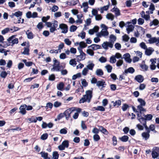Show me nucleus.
<instances>
[{
	"mask_svg": "<svg viewBox=\"0 0 159 159\" xmlns=\"http://www.w3.org/2000/svg\"><path fill=\"white\" fill-rule=\"evenodd\" d=\"M61 144L65 147V148H67L69 147V142L68 140L64 141Z\"/></svg>",
	"mask_w": 159,
	"mask_h": 159,
	"instance_id": "nucleus-45",
	"label": "nucleus"
},
{
	"mask_svg": "<svg viewBox=\"0 0 159 159\" xmlns=\"http://www.w3.org/2000/svg\"><path fill=\"white\" fill-rule=\"evenodd\" d=\"M140 46L144 50H146L147 48V46L146 45L145 43L144 42L141 43L140 44Z\"/></svg>",
	"mask_w": 159,
	"mask_h": 159,
	"instance_id": "nucleus-58",
	"label": "nucleus"
},
{
	"mask_svg": "<svg viewBox=\"0 0 159 159\" xmlns=\"http://www.w3.org/2000/svg\"><path fill=\"white\" fill-rule=\"evenodd\" d=\"M142 115V114L141 116H140V122H141L143 126H146V125H146V120H151L153 116L151 114H147V115L143 114V116Z\"/></svg>",
	"mask_w": 159,
	"mask_h": 159,
	"instance_id": "nucleus-3",
	"label": "nucleus"
},
{
	"mask_svg": "<svg viewBox=\"0 0 159 159\" xmlns=\"http://www.w3.org/2000/svg\"><path fill=\"white\" fill-rule=\"evenodd\" d=\"M126 61L129 63H130L132 61V59L130 58V55L129 53H126L123 56V57Z\"/></svg>",
	"mask_w": 159,
	"mask_h": 159,
	"instance_id": "nucleus-16",
	"label": "nucleus"
},
{
	"mask_svg": "<svg viewBox=\"0 0 159 159\" xmlns=\"http://www.w3.org/2000/svg\"><path fill=\"white\" fill-rule=\"evenodd\" d=\"M109 34V32L107 30L105 29H102L100 32L98 33L97 34L98 37H101L102 36H103L105 38H106Z\"/></svg>",
	"mask_w": 159,
	"mask_h": 159,
	"instance_id": "nucleus-11",
	"label": "nucleus"
},
{
	"mask_svg": "<svg viewBox=\"0 0 159 159\" xmlns=\"http://www.w3.org/2000/svg\"><path fill=\"white\" fill-rule=\"evenodd\" d=\"M116 61V58L114 56H113L110 57V63L113 64L115 63Z\"/></svg>",
	"mask_w": 159,
	"mask_h": 159,
	"instance_id": "nucleus-43",
	"label": "nucleus"
},
{
	"mask_svg": "<svg viewBox=\"0 0 159 159\" xmlns=\"http://www.w3.org/2000/svg\"><path fill=\"white\" fill-rule=\"evenodd\" d=\"M93 91L92 90H88L85 92V94L79 100L80 103H84L85 102L89 103L92 97Z\"/></svg>",
	"mask_w": 159,
	"mask_h": 159,
	"instance_id": "nucleus-1",
	"label": "nucleus"
},
{
	"mask_svg": "<svg viewBox=\"0 0 159 159\" xmlns=\"http://www.w3.org/2000/svg\"><path fill=\"white\" fill-rule=\"evenodd\" d=\"M85 53H82L80 54L79 55L77 56V61H80L84 60L85 58Z\"/></svg>",
	"mask_w": 159,
	"mask_h": 159,
	"instance_id": "nucleus-22",
	"label": "nucleus"
},
{
	"mask_svg": "<svg viewBox=\"0 0 159 159\" xmlns=\"http://www.w3.org/2000/svg\"><path fill=\"white\" fill-rule=\"evenodd\" d=\"M88 71L89 70L88 69V68H87L86 67H85L83 69V70L82 71V74L84 76H85L87 75Z\"/></svg>",
	"mask_w": 159,
	"mask_h": 159,
	"instance_id": "nucleus-42",
	"label": "nucleus"
},
{
	"mask_svg": "<svg viewBox=\"0 0 159 159\" xmlns=\"http://www.w3.org/2000/svg\"><path fill=\"white\" fill-rule=\"evenodd\" d=\"M27 37L29 39H31L33 38V34L31 32H30L29 30H28L26 32Z\"/></svg>",
	"mask_w": 159,
	"mask_h": 159,
	"instance_id": "nucleus-35",
	"label": "nucleus"
},
{
	"mask_svg": "<svg viewBox=\"0 0 159 159\" xmlns=\"http://www.w3.org/2000/svg\"><path fill=\"white\" fill-rule=\"evenodd\" d=\"M13 15L17 17L18 19L17 20H14V23H20L21 21V17L22 16V12L20 11H18L14 13Z\"/></svg>",
	"mask_w": 159,
	"mask_h": 159,
	"instance_id": "nucleus-7",
	"label": "nucleus"
},
{
	"mask_svg": "<svg viewBox=\"0 0 159 159\" xmlns=\"http://www.w3.org/2000/svg\"><path fill=\"white\" fill-rule=\"evenodd\" d=\"M50 16H48L46 17L43 16L42 18V21L43 22H47L46 21L50 18Z\"/></svg>",
	"mask_w": 159,
	"mask_h": 159,
	"instance_id": "nucleus-46",
	"label": "nucleus"
},
{
	"mask_svg": "<svg viewBox=\"0 0 159 159\" xmlns=\"http://www.w3.org/2000/svg\"><path fill=\"white\" fill-rule=\"evenodd\" d=\"M65 43L67 45L69 46L71 44V41H70L68 39H65L64 40Z\"/></svg>",
	"mask_w": 159,
	"mask_h": 159,
	"instance_id": "nucleus-54",
	"label": "nucleus"
},
{
	"mask_svg": "<svg viewBox=\"0 0 159 159\" xmlns=\"http://www.w3.org/2000/svg\"><path fill=\"white\" fill-rule=\"evenodd\" d=\"M58 6L56 5H54L52 7L51 9V11L52 12H55L58 10Z\"/></svg>",
	"mask_w": 159,
	"mask_h": 159,
	"instance_id": "nucleus-60",
	"label": "nucleus"
},
{
	"mask_svg": "<svg viewBox=\"0 0 159 159\" xmlns=\"http://www.w3.org/2000/svg\"><path fill=\"white\" fill-rule=\"evenodd\" d=\"M102 46V47L106 50L108 49V47L112 48L113 46L112 43H111L110 42L107 41L104 42Z\"/></svg>",
	"mask_w": 159,
	"mask_h": 159,
	"instance_id": "nucleus-12",
	"label": "nucleus"
},
{
	"mask_svg": "<svg viewBox=\"0 0 159 159\" xmlns=\"http://www.w3.org/2000/svg\"><path fill=\"white\" fill-rule=\"evenodd\" d=\"M75 111V108L72 107L66 110L63 113L64 116L67 120H68L70 116V114Z\"/></svg>",
	"mask_w": 159,
	"mask_h": 159,
	"instance_id": "nucleus-5",
	"label": "nucleus"
},
{
	"mask_svg": "<svg viewBox=\"0 0 159 159\" xmlns=\"http://www.w3.org/2000/svg\"><path fill=\"white\" fill-rule=\"evenodd\" d=\"M99 29V27L98 26H95L94 28L90 29L89 31V33L90 34H93L94 33L97 32Z\"/></svg>",
	"mask_w": 159,
	"mask_h": 159,
	"instance_id": "nucleus-17",
	"label": "nucleus"
},
{
	"mask_svg": "<svg viewBox=\"0 0 159 159\" xmlns=\"http://www.w3.org/2000/svg\"><path fill=\"white\" fill-rule=\"evenodd\" d=\"M111 11L114 12L115 15L116 17L119 16L120 15V10L117 7H114L111 10Z\"/></svg>",
	"mask_w": 159,
	"mask_h": 159,
	"instance_id": "nucleus-18",
	"label": "nucleus"
},
{
	"mask_svg": "<svg viewBox=\"0 0 159 159\" xmlns=\"http://www.w3.org/2000/svg\"><path fill=\"white\" fill-rule=\"evenodd\" d=\"M159 23V21L157 19L154 20L150 22V26H151L153 25H157Z\"/></svg>",
	"mask_w": 159,
	"mask_h": 159,
	"instance_id": "nucleus-32",
	"label": "nucleus"
},
{
	"mask_svg": "<svg viewBox=\"0 0 159 159\" xmlns=\"http://www.w3.org/2000/svg\"><path fill=\"white\" fill-rule=\"evenodd\" d=\"M96 75L98 76H101L103 75V72L101 69H97L96 71Z\"/></svg>",
	"mask_w": 159,
	"mask_h": 159,
	"instance_id": "nucleus-31",
	"label": "nucleus"
},
{
	"mask_svg": "<svg viewBox=\"0 0 159 159\" xmlns=\"http://www.w3.org/2000/svg\"><path fill=\"white\" fill-rule=\"evenodd\" d=\"M152 158H157L159 156V148L154 147L152 150Z\"/></svg>",
	"mask_w": 159,
	"mask_h": 159,
	"instance_id": "nucleus-9",
	"label": "nucleus"
},
{
	"mask_svg": "<svg viewBox=\"0 0 159 159\" xmlns=\"http://www.w3.org/2000/svg\"><path fill=\"white\" fill-rule=\"evenodd\" d=\"M106 17L108 19L112 20L114 19V16L111 13H109L106 15Z\"/></svg>",
	"mask_w": 159,
	"mask_h": 159,
	"instance_id": "nucleus-36",
	"label": "nucleus"
},
{
	"mask_svg": "<svg viewBox=\"0 0 159 159\" xmlns=\"http://www.w3.org/2000/svg\"><path fill=\"white\" fill-rule=\"evenodd\" d=\"M41 157H43L44 159H51L50 157H48V154L47 153L44 152H40Z\"/></svg>",
	"mask_w": 159,
	"mask_h": 159,
	"instance_id": "nucleus-28",
	"label": "nucleus"
},
{
	"mask_svg": "<svg viewBox=\"0 0 159 159\" xmlns=\"http://www.w3.org/2000/svg\"><path fill=\"white\" fill-rule=\"evenodd\" d=\"M7 73L5 71H2L0 74V76L1 77L5 78L7 76Z\"/></svg>",
	"mask_w": 159,
	"mask_h": 159,
	"instance_id": "nucleus-52",
	"label": "nucleus"
},
{
	"mask_svg": "<svg viewBox=\"0 0 159 159\" xmlns=\"http://www.w3.org/2000/svg\"><path fill=\"white\" fill-rule=\"evenodd\" d=\"M129 107V106L128 105L126 104H124L122 106V109L123 111H125L127 110Z\"/></svg>",
	"mask_w": 159,
	"mask_h": 159,
	"instance_id": "nucleus-63",
	"label": "nucleus"
},
{
	"mask_svg": "<svg viewBox=\"0 0 159 159\" xmlns=\"http://www.w3.org/2000/svg\"><path fill=\"white\" fill-rule=\"evenodd\" d=\"M140 66L143 71L147 70L148 68V67L145 64L141 65Z\"/></svg>",
	"mask_w": 159,
	"mask_h": 159,
	"instance_id": "nucleus-61",
	"label": "nucleus"
},
{
	"mask_svg": "<svg viewBox=\"0 0 159 159\" xmlns=\"http://www.w3.org/2000/svg\"><path fill=\"white\" fill-rule=\"evenodd\" d=\"M96 85L98 87H102L104 88L105 87L106 84L105 81L103 80H100L98 81Z\"/></svg>",
	"mask_w": 159,
	"mask_h": 159,
	"instance_id": "nucleus-21",
	"label": "nucleus"
},
{
	"mask_svg": "<svg viewBox=\"0 0 159 159\" xmlns=\"http://www.w3.org/2000/svg\"><path fill=\"white\" fill-rule=\"evenodd\" d=\"M146 104V102L145 100L140 98V114H143L146 112V109L144 107Z\"/></svg>",
	"mask_w": 159,
	"mask_h": 159,
	"instance_id": "nucleus-6",
	"label": "nucleus"
},
{
	"mask_svg": "<svg viewBox=\"0 0 159 159\" xmlns=\"http://www.w3.org/2000/svg\"><path fill=\"white\" fill-rule=\"evenodd\" d=\"M59 157V154L56 151L53 152L52 157V159H58Z\"/></svg>",
	"mask_w": 159,
	"mask_h": 159,
	"instance_id": "nucleus-40",
	"label": "nucleus"
},
{
	"mask_svg": "<svg viewBox=\"0 0 159 159\" xmlns=\"http://www.w3.org/2000/svg\"><path fill=\"white\" fill-rule=\"evenodd\" d=\"M109 6L110 3L109 2L108 5L105 6H104L102 7L100 9L101 13H102L104 11H107L109 7Z\"/></svg>",
	"mask_w": 159,
	"mask_h": 159,
	"instance_id": "nucleus-30",
	"label": "nucleus"
},
{
	"mask_svg": "<svg viewBox=\"0 0 159 159\" xmlns=\"http://www.w3.org/2000/svg\"><path fill=\"white\" fill-rule=\"evenodd\" d=\"M81 84L84 87H87L88 85V83L86 82L85 79H82L81 80Z\"/></svg>",
	"mask_w": 159,
	"mask_h": 159,
	"instance_id": "nucleus-44",
	"label": "nucleus"
},
{
	"mask_svg": "<svg viewBox=\"0 0 159 159\" xmlns=\"http://www.w3.org/2000/svg\"><path fill=\"white\" fill-rule=\"evenodd\" d=\"M122 37L123 40L125 42H127L129 39V37L126 34L124 35Z\"/></svg>",
	"mask_w": 159,
	"mask_h": 159,
	"instance_id": "nucleus-56",
	"label": "nucleus"
},
{
	"mask_svg": "<svg viewBox=\"0 0 159 159\" xmlns=\"http://www.w3.org/2000/svg\"><path fill=\"white\" fill-rule=\"evenodd\" d=\"M75 60V58L71 59L69 61V64L73 67L75 66L77 64Z\"/></svg>",
	"mask_w": 159,
	"mask_h": 159,
	"instance_id": "nucleus-33",
	"label": "nucleus"
},
{
	"mask_svg": "<svg viewBox=\"0 0 159 159\" xmlns=\"http://www.w3.org/2000/svg\"><path fill=\"white\" fill-rule=\"evenodd\" d=\"M99 61L101 63H104L107 61V59L105 57H102L99 59Z\"/></svg>",
	"mask_w": 159,
	"mask_h": 159,
	"instance_id": "nucleus-62",
	"label": "nucleus"
},
{
	"mask_svg": "<svg viewBox=\"0 0 159 159\" xmlns=\"http://www.w3.org/2000/svg\"><path fill=\"white\" fill-rule=\"evenodd\" d=\"M80 48H84L87 46V44L84 42H81L79 43Z\"/></svg>",
	"mask_w": 159,
	"mask_h": 159,
	"instance_id": "nucleus-59",
	"label": "nucleus"
},
{
	"mask_svg": "<svg viewBox=\"0 0 159 159\" xmlns=\"http://www.w3.org/2000/svg\"><path fill=\"white\" fill-rule=\"evenodd\" d=\"M29 50L28 48H25L24 51L22 53L24 55H28L29 54Z\"/></svg>",
	"mask_w": 159,
	"mask_h": 159,
	"instance_id": "nucleus-47",
	"label": "nucleus"
},
{
	"mask_svg": "<svg viewBox=\"0 0 159 159\" xmlns=\"http://www.w3.org/2000/svg\"><path fill=\"white\" fill-rule=\"evenodd\" d=\"M123 63V61L122 60H119L116 63V65L117 67L121 66Z\"/></svg>",
	"mask_w": 159,
	"mask_h": 159,
	"instance_id": "nucleus-51",
	"label": "nucleus"
},
{
	"mask_svg": "<svg viewBox=\"0 0 159 159\" xmlns=\"http://www.w3.org/2000/svg\"><path fill=\"white\" fill-rule=\"evenodd\" d=\"M134 72V69L132 67H130L128 69L125 70V73L126 74L128 73H133Z\"/></svg>",
	"mask_w": 159,
	"mask_h": 159,
	"instance_id": "nucleus-29",
	"label": "nucleus"
},
{
	"mask_svg": "<svg viewBox=\"0 0 159 159\" xmlns=\"http://www.w3.org/2000/svg\"><path fill=\"white\" fill-rule=\"evenodd\" d=\"M120 140L123 142H127L129 139V137L127 135H124L120 138Z\"/></svg>",
	"mask_w": 159,
	"mask_h": 159,
	"instance_id": "nucleus-38",
	"label": "nucleus"
},
{
	"mask_svg": "<svg viewBox=\"0 0 159 159\" xmlns=\"http://www.w3.org/2000/svg\"><path fill=\"white\" fill-rule=\"evenodd\" d=\"M112 102L113 103L114 106H116L117 107L120 106L121 104V101L119 100L116 101L115 102L114 101H112Z\"/></svg>",
	"mask_w": 159,
	"mask_h": 159,
	"instance_id": "nucleus-37",
	"label": "nucleus"
},
{
	"mask_svg": "<svg viewBox=\"0 0 159 159\" xmlns=\"http://www.w3.org/2000/svg\"><path fill=\"white\" fill-rule=\"evenodd\" d=\"M9 6L11 8H13L15 7V3L13 2H9L8 3Z\"/></svg>",
	"mask_w": 159,
	"mask_h": 159,
	"instance_id": "nucleus-64",
	"label": "nucleus"
},
{
	"mask_svg": "<svg viewBox=\"0 0 159 159\" xmlns=\"http://www.w3.org/2000/svg\"><path fill=\"white\" fill-rule=\"evenodd\" d=\"M154 50L152 48H149L145 50V53L147 56H150L154 52Z\"/></svg>",
	"mask_w": 159,
	"mask_h": 159,
	"instance_id": "nucleus-20",
	"label": "nucleus"
},
{
	"mask_svg": "<svg viewBox=\"0 0 159 159\" xmlns=\"http://www.w3.org/2000/svg\"><path fill=\"white\" fill-rule=\"evenodd\" d=\"M28 120H29L28 123H29L36 122V120H35V119L34 116H32L30 118H28Z\"/></svg>",
	"mask_w": 159,
	"mask_h": 159,
	"instance_id": "nucleus-41",
	"label": "nucleus"
},
{
	"mask_svg": "<svg viewBox=\"0 0 159 159\" xmlns=\"http://www.w3.org/2000/svg\"><path fill=\"white\" fill-rule=\"evenodd\" d=\"M61 104V103L58 101L55 102L53 104L54 106L55 107H60Z\"/></svg>",
	"mask_w": 159,
	"mask_h": 159,
	"instance_id": "nucleus-53",
	"label": "nucleus"
},
{
	"mask_svg": "<svg viewBox=\"0 0 159 159\" xmlns=\"http://www.w3.org/2000/svg\"><path fill=\"white\" fill-rule=\"evenodd\" d=\"M77 29V27L74 25L71 26L70 27V31L71 32L75 31Z\"/></svg>",
	"mask_w": 159,
	"mask_h": 159,
	"instance_id": "nucleus-50",
	"label": "nucleus"
},
{
	"mask_svg": "<svg viewBox=\"0 0 159 159\" xmlns=\"http://www.w3.org/2000/svg\"><path fill=\"white\" fill-rule=\"evenodd\" d=\"M105 68L108 73H110L111 72L113 69L112 67L110 65H107L105 66Z\"/></svg>",
	"mask_w": 159,
	"mask_h": 159,
	"instance_id": "nucleus-39",
	"label": "nucleus"
},
{
	"mask_svg": "<svg viewBox=\"0 0 159 159\" xmlns=\"http://www.w3.org/2000/svg\"><path fill=\"white\" fill-rule=\"evenodd\" d=\"M87 52L89 55H90L91 56H93L94 55V52L91 49H88L87 50Z\"/></svg>",
	"mask_w": 159,
	"mask_h": 159,
	"instance_id": "nucleus-57",
	"label": "nucleus"
},
{
	"mask_svg": "<svg viewBox=\"0 0 159 159\" xmlns=\"http://www.w3.org/2000/svg\"><path fill=\"white\" fill-rule=\"evenodd\" d=\"M93 139L94 141H98L100 139L99 135L98 134H95L93 136Z\"/></svg>",
	"mask_w": 159,
	"mask_h": 159,
	"instance_id": "nucleus-49",
	"label": "nucleus"
},
{
	"mask_svg": "<svg viewBox=\"0 0 159 159\" xmlns=\"http://www.w3.org/2000/svg\"><path fill=\"white\" fill-rule=\"evenodd\" d=\"M64 84L63 82H61L57 85V89L60 91H63L64 90Z\"/></svg>",
	"mask_w": 159,
	"mask_h": 159,
	"instance_id": "nucleus-24",
	"label": "nucleus"
},
{
	"mask_svg": "<svg viewBox=\"0 0 159 159\" xmlns=\"http://www.w3.org/2000/svg\"><path fill=\"white\" fill-rule=\"evenodd\" d=\"M93 110L99 111H105V108L102 106H98L97 107H94L93 108Z\"/></svg>",
	"mask_w": 159,
	"mask_h": 159,
	"instance_id": "nucleus-25",
	"label": "nucleus"
},
{
	"mask_svg": "<svg viewBox=\"0 0 159 159\" xmlns=\"http://www.w3.org/2000/svg\"><path fill=\"white\" fill-rule=\"evenodd\" d=\"M59 28L61 30L62 33L66 34L68 31V27L67 25L65 24L62 23L60 24Z\"/></svg>",
	"mask_w": 159,
	"mask_h": 159,
	"instance_id": "nucleus-14",
	"label": "nucleus"
},
{
	"mask_svg": "<svg viewBox=\"0 0 159 159\" xmlns=\"http://www.w3.org/2000/svg\"><path fill=\"white\" fill-rule=\"evenodd\" d=\"M147 132H143L142 134V136L143 139L145 140H147L149 137L150 134L149 133H150V131L148 127L147 126H144Z\"/></svg>",
	"mask_w": 159,
	"mask_h": 159,
	"instance_id": "nucleus-10",
	"label": "nucleus"
},
{
	"mask_svg": "<svg viewBox=\"0 0 159 159\" xmlns=\"http://www.w3.org/2000/svg\"><path fill=\"white\" fill-rule=\"evenodd\" d=\"M54 64L53 65V68L51 69L52 71H60V68L62 67L63 68L65 67L62 66H60V62L55 58L53 59Z\"/></svg>",
	"mask_w": 159,
	"mask_h": 159,
	"instance_id": "nucleus-4",
	"label": "nucleus"
},
{
	"mask_svg": "<svg viewBox=\"0 0 159 159\" xmlns=\"http://www.w3.org/2000/svg\"><path fill=\"white\" fill-rule=\"evenodd\" d=\"M48 135L47 133L43 134L41 137V139L42 140H45L47 139L48 137Z\"/></svg>",
	"mask_w": 159,
	"mask_h": 159,
	"instance_id": "nucleus-48",
	"label": "nucleus"
},
{
	"mask_svg": "<svg viewBox=\"0 0 159 159\" xmlns=\"http://www.w3.org/2000/svg\"><path fill=\"white\" fill-rule=\"evenodd\" d=\"M27 107V105L24 104L21 106L20 107V112L23 115L26 113V110Z\"/></svg>",
	"mask_w": 159,
	"mask_h": 159,
	"instance_id": "nucleus-19",
	"label": "nucleus"
},
{
	"mask_svg": "<svg viewBox=\"0 0 159 159\" xmlns=\"http://www.w3.org/2000/svg\"><path fill=\"white\" fill-rule=\"evenodd\" d=\"M45 24L47 27L50 28V32L53 33L57 30L56 28L58 26V22L57 20H54L52 22H47Z\"/></svg>",
	"mask_w": 159,
	"mask_h": 159,
	"instance_id": "nucleus-2",
	"label": "nucleus"
},
{
	"mask_svg": "<svg viewBox=\"0 0 159 159\" xmlns=\"http://www.w3.org/2000/svg\"><path fill=\"white\" fill-rule=\"evenodd\" d=\"M60 133L61 134H66L67 133L66 128H64L61 129L60 131Z\"/></svg>",
	"mask_w": 159,
	"mask_h": 159,
	"instance_id": "nucleus-55",
	"label": "nucleus"
},
{
	"mask_svg": "<svg viewBox=\"0 0 159 159\" xmlns=\"http://www.w3.org/2000/svg\"><path fill=\"white\" fill-rule=\"evenodd\" d=\"M89 64L86 66V68H88V70H92L94 66V64L93 63H90V61H89Z\"/></svg>",
	"mask_w": 159,
	"mask_h": 159,
	"instance_id": "nucleus-27",
	"label": "nucleus"
},
{
	"mask_svg": "<svg viewBox=\"0 0 159 159\" xmlns=\"http://www.w3.org/2000/svg\"><path fill=\"white\" fill-rule=\"evenodd\" d=\"M149 10L150 11V13L152 14L153 13V11L155 10V7L154 5L151 3L149 7Z\"/></svg>",
	"mask_w": 159,
	"mask_h": 159,
	"instance_id": "nucleus-34",
	"label": "nucleus"
},
{
	"mask_svg": "<svg viewBox=\"0 0 159 159\" xmlns=\"http://www.w3.org/2000/svg\"><path fill=\"white\" fill-rule=\"evenodd\" d=\"M7 40L10 43V45L11 44V46H13L15 44H17L18 43V39L17 38H15V37L14 36H12L9 38Z\"/></svg>",
	"mask_w": 159,
	"mask_h": 159,
	"instance_id": "nucleus-8",
	"label": "nucleus"
},
{
	"mask_svg": "<svg viewBox=\"0 0 159 159\" xmlns=\"http://www.w3.org/2000/svg\"><path fill=\"white\" fill-rule=\"evenodd\" d=\"M127 24L126 30L128 34H129L130 32L133 31L134 28V26L132 25L131 22H127L126 25Z\"/></svg>",
	"mask_w": 159,
	"mask_h": 159,
	"instance_id": "nucleus-13",
	"label": "nucleus"
},
{
	"mask_svg": "<svg viewBox=\"0 0 159 159\" xmlns=\"http://www.w3.org/2000/svg\"><path fill=\"white\" fill-rule=\"evenodd\" d=\"M89 48H92L93 50H95L101 48V46L100 45L93 44L88 47Z\"/></svg>",
	"mask_w": 159,
	"mask_h": 159,
	"instance_id": "nucleus-23",
	"label": "nucleus"
},
{
	"mask_svg": "<svg viewBox=\"0 0 159 159\" xmlns=\"http://www.w3.org/2000/svg\"><path fill=\"white\" fill-rule=\"evenodd\" d=\"M110 41L111 43H112V45H113L114 42L116 40V37L113 34H111L110 36Z\"/></svg>",
	"mask_w": 159,
	"mask_h": 159,
	"instance_id": "nucleus-26",
	"label": "nucleus"
},
{
	"mask_svg": "<svg viewBox=\"0 0 159 159\" xmlns=\"http://www.w3.org/2000/svg\"><path fill=\"white\" fill-rule=\"evenodd\" d=\"M148 42L150 44L155 43L157 45H158L159 44V37L157 38L155 37L150 38L148 40Z\"/></svg>",
	"mask_w": 159,
	"mask_h": 159,
	"instance_id": "nucleus-15",
	"label": "nucleus"
}]
</instances>
